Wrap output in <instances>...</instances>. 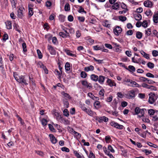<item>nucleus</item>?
<instances>
[{
  "label": "nucleus",
  "instance_id": "nucleus-1",
  "mask_svg": "<svg viewBox=\"0 0 158 158\" xmlns=\"http://www.w3.org/2000/svg\"><path fill=\"white\" fill-rule=\"evenodd\" d=\"M18 75L16 72L13 73V76L15 79L18 82L25 85L28 84V81L26 80V76H25L21 75L17 77Z\"/></svg>",
  "mask_w": 158,
  "mask_h": 158
},
{
  "label": "nucleus",
  "instance_id": "nucleus-2",
  "mask_svg": "<svg viewBox=\"0 0 158 158\" xmlns=\"http://www.w3.org/2000/svg\"><path fill=\"white\" fill-rule=\"evenodd\" d=\"M126 97L128 99L134 98L135 96V91L133 90L129 91L128 93L125 95Z\"/></svg>",
  "mask_w": 158,
  "mask_h": 158
},
{
  "label": "nucleus",
  "instance_id": "nucleus-3",
  "mask_svg": "<svg viewBox=\"0 0 158 158\" xmlns=\"http://www.w3.org/2000/svg\"><path fill=\"white\" fill-rule=\"evenodd\" d=\"M110 125L112 127L119 129H122L124 127L122 125H119L118 123L115 122L114 121H112L110 123Z\"/></svg>",
  "mask_w": 158,
  "mask_h": 158
},
{
  "label": "nucleus",
  "instance_id": "nucleus-4",
  "mask_svg": "<svg viewBox=\"0 0 158 158\" xmlns=\"http://www.w3.org/2000/svg\"><path fill=\"white\" fill-rule=\"evenodd\" d=\"M122 28L118 26H117L116 28H114L113 30V31L114 33L117 35H118L122 32Z\"/></svg>",
  "mask_w": 158,
  "mask_h": 158
},
{
  "label": "nucleus",
  "instance_id": "nucleus-5",
  "mask_svg": "<svg viewBox=\"0 0 158 158\" xmlns=\"http://www.w3.org/2000/svg\"><path fill=\"white\" fill-rule=\"evenodd\" d=\"M48 49L51 55H55L56 54V51L52 45H48Z\"/></svg>",
  "mask_w": 158,
  "mask_h": 158
},
{
  "label": "nucleus",
  "instance_id": "nucleus-6",
  "mask_svg": "<svg viewBox=\"0 0 158 158\" xmlns=\"http://www.w3.org/2000/svg\"><path fill=\"white\" fill-rule=\"evenodd\" d=\"M33 6L32 4L29 3L28 5V7L29 10L28 16L29 17H31L33 14V9L32 7Z\"/></svg>",
  "mask_w": 158,
  "mask_h": 158
},
{
  "label": "nucleus",
  "instance_id": "nucleus-7",
  "mask_svg": "<svg viewBox=\"0 0 158 158\" xmlns=\"http://www.w3.org/2000/svg\"><path fill=\"white\" fill-rule=\"evenodd\" d=\"M106 83L108 84V85L110 87L113 86H116V84L111 79L108 78L106 81Z\"/></svg>",
  "mask_w": 158,
  "mask_h": 158
},
{
  "label": "nucleus",
  "instance_id": "nucleus-8",
  "mask_svg": "<svg viewBox=\"0 0 158 158\" xmlns=\"http://www.w3.org/2000/svg\"><path fill=\"white\" fill-rule=\"evenodd\" d=\"M144 5L145 7H152L153 5V3L149 0H147L144 2Z\"/></svg>",
  "mask_w": 158,
  "mask_h": 158
},
{
  "label": "nucleus",
  "instance_id": "nucleus-9",
  "mask_svg": "<svg viewBox=\"0 0 158 158\" xmlns=\"http://www.w3.org/2000/svg\"><path fill=\"white\" fill-rule=\"evenodd\" d=\"M155 96V94H153L149 96L148 102L150 104H152L155 101L156 99L154 98Z\"/></svg>",
  "mask_w": 158,
  "mask_h": 158
},
{
  "label": "nucleus",
  "instance_id": "nucleus-10",
  "mask_svg": "<svg viewBox=\"0 0 158 158\" xmlns=\"http://www.w3.org/2000/svg\"><path fill=\"white\" fill-rule=\"evenodd\" d=\"M49 136L50 138V140L52 143L55 144L56 143L57 140L53 135L50 134Z\"/></svg>",
  "mask_w": 158,
  "mask_h": 158
},
{
  "label": "nucleus",
  "instance_id": "nucleus-11",
  "mask_svg": "<svg viewBox=\"0 0 158 158\" xmlns=\"http://www.w3.org/2000/svg\"><path fill=\"white\" fill-rule=\"evenodd\" d=\"M18 16L19 18H22L23 16V11L22 9V8L20 7L18 10Z\"/></svg>",
  "mask_w": 158,
  "mask_h": 158
},
{
  "label": "nucleus",
  "instance_id": "nucleus-12",
  "mask_svg": "<svg viewBox=\"0 0 158 158\" xmlns=\"http://www.w3.org/2000/svg\"><path fill=\"white\" fill-rule=\"evenodd\" d=\"M135 19L137 21H139L142 19V16L139 13L135 14L134 15Z\"/></svg>",
  "mask_w": 158,
  "mask_h": 158
},
{
  "label": "nucleus",
  "instance_id": "nucleus-13",
  "mask_svg": "<svg viewBox=\"0 0 158 158\" xmlns=\"http://www.w3.org/2000/svg\"><path fill=\"white\" fill-rule=\"evenodd\" d=\"M94 69V67L92 65H90L89 67L84 68V70L86 72L89 71H93Z\"/></svg>",
  "mask_w": 158,
  "mask_h": 158
},
{
  "label": "nucleus",
  "instance_id": "nucleus-14",
  "mask_svg": "<svg viewBox=\"0 0 158 158\" xmlns=\"http://www.w3.org/2000/svg\"><path fill=\"white\" fill-rule=\"evenodd\" d=\"M105 78V77L102 75H100L98 77V81L100 84H103Z\"/></svg>",
  "mask_w": 158,
  "mask_h": 158
},
{
  "label": "nucleus",
  "instance_id": "nucleus-15",
  "mask_svg": "<svg viewBox=\"0 0 158 158\" xmlns=\"http://www.w3.org/2000/svg\"><path fill=\"white\" fill-rule=\"evenodd\" d=\"M119 6V4L117 2L113 4V5L111 6V8L113 9L117 10H118Z\"/></svg>",
  "mask_w": 158,
  "mask_h": 158
},
{
  "label": "nucleus",
  "instance_id": "nucleus-16",
  "mask_svg": "<svg viewBox=\"0 0 158 158\" xmlns=\"http://www.w3.org/2000/svg\"><path fill=\"white\" fill-rule=\"evenodd\" d=\"M90 78L92 80L95 81H98V76L94 74H92L90 76Z\"/></svg>",
  "mask_w": 158,
  "mask_h": 158
},
{
  "label": "nucleus",
  "instance_id": "nucleus-17",
  "mask_svg": "<svg viewBox=\"0 0 158 158\" xmlns=\"http://www.w3.org/2000/svg\"><path fill=\"white\" fill-rule=\"evenodd\" d=\"M6 28L8 29H10L12 28L11 22L10 21H7L6 22Z\"/></svg>",
  "mask_w": 158,
  "mask_h": 158
},
{
  "label": "nucleus",
  "instance_id": "nucleus-18",
  "mask_svg": "<svg viewBox=\"0 0 158 158\" xmlns=\"http://www.w3.org/2000/svg\"><path fill=\"white\" fill-rule=\"evenodd\" d=\"M131 86L132 87H141V85H139L138 83H137L135 81H131Z\"/></svg>",
  "mask_w": 158,
  "mask_h": 158
},
{
  "label": "nucleus",
  "instance_id": "nucleus-19",
  "mask_svg": "<svg viewBox=\"0 0 158 158\" xmlns=\"http://www.w3.org/2000/svg\"><path fill=\"white\" fill-rule=\"evenodd\" d=\"M142 86L144 88H146L147 89H151L152 88V89L153 90H154V89L155 88V87L152 85L149 86L148 85L145 83H143L142 84Z\"/></svg>",
  "mask_w": 158,
  "mask_h": 158
},
{
  "label": "nucleus",
  "instance_id": "nucleus-20",
  "mask_svg": "<svg viewBox=\"0 0 158 158\" xmlns=\"http://www.w3.org/2000/svg\"><path fill=\"white\" fill-rule=\"evenodd\" d=\"M153 20L154 22L155 23H158V14H155L153 15Z\"/></svg>",
  "mask_w": 158,
  "mask_h": 158
},
{
  "label": "nucleus",
  "instance_id": "nucleus-21",
  "mask_svg": "<svg viewBox=\"0 0 158 158\" xmlns=\"http://www.w3.org/2000/svg\"><path fill=\"white\" fill-rule=\"evenodd\" d=\"M130 72H135V67L132 65H129L128 66V69Z\"/></svg>",
  "mask_w": 158,
  "mask_h": 158
},
{
  "label": "nucleus",
  "instance_id": "nucleus-22",
  "mask_svg": "<svg viewBox=\"0 0 158 158\" xmlns=\"http://www.w3.org/2000/svg\"><path fill=\"white\" fill-rule=\"evenodd\" d=\"M65 67L66 71H69L70 69V64L68 62H66L65 65Z\"/></svg>",
  "mask_w": 158,
  "mask_h": 158
},
{
  "label": "nucleus",
  "instance_id": "nucleus-23",
  "mask_svg": "<svg viewBox=\"0 0 158 158\" xmlns=\"http://www.w3.org/2000/svg\"><path fill=\"white\" fill-rule=\"evenodd\" d=\"M85 112L90 116H93L94 114V112L90 109H87Z\"/></svg>",
  "mask_w": 158,
  "mask_h": 158
},
{
  "label": "nucleus",
  "instance_id": "nucleus-24",
  "mask_svg": "<svg viewBox=\"0 0 158 158\" xmlns=\"http://www.w3.org/2000/svg\"><path fill=\"white\" fill-rule=\"evenodd\" d=\"M63 102L65 107L67 108L69 107V102L66 99L63 100Z\"/></svg>",
  "mask_w": 158,
  "mask_h": 158
},
{
  "label": "nucleus",
  "instance_id": "nucleus-25",
  "mask_svg": "<svg viewBox=\"0 0 158 158\" xmlns=\"http://www.w3.org/2000/svg\"><path fill=\"white\" fill-rule=\"evenodd\" d=\"M65 52H66V54L70 56H76V55L74 54H73L72 53V51H70L69 50H65Z\"/></svg>",
  "mask_w": 158,
  "mask_h": 158
},
{
  "label": "nucleus",
  "instance_id": "nucleus-26",
  "mask_svg": "<svg viewBox=\"0 0 158 158\" xmlns=\"http://www.w3.org/2000/svg\"><path fill=\"white\" fill-rule=\"evenodd\" d=\"M142 36V34L139 31H137L136 33V37L139 39L141 38Z\"/></svg>",
  "mask_w": 158,
  "mask_h": 158
},
{
  "label": "nucleus",
  "instance_id": "nucleus-27",
  "mask_svg": "<svg viewBox=\"0 0 158 158\" xmlns=\"http://www.w3.org/2000/svg\"><path fill=\"white\" fill-rule=\"evenodd\" d=\"M94 105L96 108H99L100 107V102L98 101H96L94 102Z\"/></svg>",
  "mask_w": 158,
  "mask_h": 158
},
{
  "label": "nucleus",
  "instance_id": "nucleus-28",
  "mask_svg": "<svg viewBox=\"0 0 158 158\" xmlns=\"http://www.w3.org/2000/svg\"><path fill=\"white\" fill-rule=\"evenodd\" d=\"M94 61L97 62V63L98 64H100L104 63L103 60H97L95 58H94Z\"/></svg>",
  "mask_w": 158,
  "mask_h": 158
},
{
  "label": "nucleus",
  "instance_id": "nucleus-29",
  "mask_svg": "<svg viewBox=\"0 0 158 158\" xmlns=\"http://www.w3.org/2000/svg\"><path fill=\"white\" fill-rule=\"evenodd\" d=\"M12 7L15 8L16 6V0H10Z\"/></svg>",
  "mask_w": 158,
  "mask_h": 158
},
{
  "label": "nucleus",
  "instance_id": "nucleus-30",
  "mask_svg": "<svg viewBox=\"0 0 158 158\" xmlns=\"http://www.w3.org/2000/svg\"><path fill=\"white\" fill-rule=\"evenodd\" d=\"M54 125L56 127V128H57L58 130V131L59 132H61L62 131V130L61 129L62 127L60 125H58L56 124H54Z\"/></svg>",
  "mask_w": 158,
  "mask_h": 158
},
{
  "label": "nucleus",
  "instance_id": "nucleus-31",
  "mask_svg": "<svg viewBox=\"0 0 158 158\" xmlns=\"http://www.w3.org/2000/svg\"><path fill=\"white\" fill-rule=\"evenodd\" d=\"M87 74L85 71H82L81 73V77L82 78H85L87 77Z\"/></svg>",
  "mask_w": 158,
  "mask_h": 158
},
{
  "label": "nucleus",
  "instance_id": "nucleus-32",
  "mask_svg": "<svg viewBox=\"0 0 158 158\" xmlns=\"http://www.w3.org/2000/svg\"><path fill=\"white\" fill-rule=\"evenodd\" d=\"M61 94L63 95L65 97L69 99H71V97L68 94L65 93L64 92H62Z\"/></svg>",
  "mask_w": 158,
  "mask_h": 158
},
{
  "label": "nucleus",
  "instance_id": "nucleus-33",
  "mask_svg": "<svg viewBox=\"0 0 158 158\" xmlns=\"http://www.w3.org/2000/svg\"><path fill=\"white\" fill-rule=\"evenodd\" d=\"M22 46L23 48V50L24 52H26L27 51V46L25 42H24L23 43Z\"/></svg>",
  "mask_w": 158,
  "mask_h": 158
},
{
  "label": "nucleus",
  "instance_id": "nucleus-34",
  "mask_svg": "<svg viewBox=\"0 0 158 158\" xmlns=\"http://www.w3.org/2000/svg\"><path fill=\"white\" fill-rule=\"evenodd\" d=\"M13 26H14V29L16 31H18L19 32H20V31L19 29V26L17 24H16V23H15L14 24Z\"/></svg>",
  "mask_w": 158,
  "mask_h": 158
},
{
  "label": "nucleus",
  "instance_id": "nucleus-35",
  "mask_svg": "<svg viewBox=\"0 0 158 158\" xmlns=\"http://www.w3.org/2000/svg\"><path fill=\"white\" fill-rule=\"evenodd\" d=\"M74 153L75 154V156L77 157V158H84V156H81L80 154L78 153L77 151H74Z\"/></svg>",
  "mask_w": 158,
  "mask_h": 158
},
{
  "label": "nucleus",
  "instance_id": "nucleus-36",
  "mask_svg": "<svg viewBox=\"0 0 158 158\" xmlns=\"http://www.w3.org/2000/svg\"><path fill=\"white\" fill-rule=\"evenodd\" d=\"M145 14L148 16H151L152 15V13L150 10L148 9L145 12Z\"/></svg>",
  "mask_w": 158,
  "mask_h": 158
},
{
  "label": "nucleus",
  "instance_id": "nucleus-37",
  "mask_svg": "<svg viewBox=\"0 0 158 158\" xmlns=\"http://www.w3.org/2000/svg\"><path fill=\"white\" fill-rule=\"evenodd\" d=\"M103 26L107 27H110V24H109L107 20H105L103 22Z\"/></svg>",
  "mask_w": 158,
  "mask_h": 158
},
{
  "label": "nucleus",
  "instance_id": "nucleus-38",
  "mask_svg": "<svg viewBox=\"0 0 158 158\" xmlns=\"http://www.w3.org/2000/svg\"><path fill=\"white\" fill-rule=\"evenodd\" d=\"M94 50H101L102 49V48H104V46L100 47L98 45H96L94 46Z\"/></svg>",
  "mask_w": 158,
  "mask_h": 158
},
{
  "label": "nucleus",
  "instance_id": "nucleus-39",
  "mask_svg": "<svg viewBox=\"0 0 158 158\" xmlns=\"http://www.w3.org/2000/svg\"><path fill=\"white\" fill-rule=\"evenodd\" d=\"M64 10L66 11H69L70 10V5L68 3L65 4L64 6Z\"/></svg>",
  "mask_w": 158,
  "mask_h": 158
},
{
  "label": "nucleus",
  "instance_id": "nucleus-40",
  "mask_svg": "<svg viewBox=\"0 0 158 158\" xmlns=\"http://www.w3.org/2000/svg\"><path fill=\"white\" fill-rule=\"evenodd\" d=\"M37 53L39 59H41L42 58L43 55L42 53L39 49H37Z\"/></svg>",
  "mask_w": 158,
  "mask_h": 158
},
{
  "label": "nucleus",
  "instance_id": "nucleus-41",
  "mask_svg": "<svg viewBox=\"0 0 158 158\" xmlns=\"http://www.w3.org/2000/svg\"><path fill=\"white\" fill-rule=\"evenodd\" d=\"M151 34V29L150 28H148L147 30H145V34L147 36L150 35Z\"/></svg>",
  "mask_w": 158,
  "mask_h": 158
},
{
  "label": "nucleus",
  "instance_id": "nucleus-42",
  "mask_svg": "<svg viewBox=\"0 0 158 158\" xmlns=\"http://www.w3.org/2000/svg\"><path fill=\"white\" fill-rule=\"evenodd\" d=\"M127 19V18L125 16H120L119 17V20L122 22L125 21Z\"/></svg>",
  "mask_w": 158,
  "mask_h": 158
},
{
  "label": "nucleus",
  "instance_id": "nucleus-43",
  "mask_svg": "<svg viewBox=\"0 0 158 158\" xmlns=\"http://www.w3.org/2000/svg\"><path fill=\"white\" fill-rule=\"evenodd\" d=\"M64 115L65 116L68 117L69 115V112L67 109H65L63 111Z\"/></svg>",
  "mask_w": 158,
  "mask_h": 158
},
{
  "label": "nucleus",
  "instance_id": "nucleus-44",
  "mask_svg": "<svg viewBox=\"0 0 158 158\" xmlns=\"http://www.w3.org/2000/svg\"><path fill=\"white\" fill-rule=\"evenodd\" d=\"M59 35L61 36L62 38H67V35L66 34L62 32H60L59 33Z\"/></svg>",
  "mask_w": 158,
  "mask_h": 158
},
{
  "label": "nucleus",
  "instance_id": "nucleus-45",
  "mask_svg": "<svg viewBox=\"0 0 158 158\" xmlns=\"http://www.w3.org/2000/svg\"><path fill=\"white\" fill-rule=\"evenodd\" d=\"M141 54L143 56L147 59H149V55L147 54L143 51H142L141 52Z\"/></svg>",
  "mask_w": 158,
  "mask_h": 158
},
{
  "label": "nucleus",
  "instance_id": "nucleus-46",
  "mask_svg": "<svg viewBox=\"0 0 158 158\" xmlns=\"http://www.w3.org/2000/svg\"><path fill=\"white\" fill-rule=\"evenodd\" d=\"M52 42L53 44H56L58 43L57 40V38L55 37H53L52 38Z\"/></svg>",
  "mask_w": 158,
  "mask_h": 158
},
{
  "label": "nucleus",
  "instance_id": "nucleus-47",
  "mask_svg": "<svg viewBox=\"0 0 158 158\" xmlns=\"http://www.w3.org/2000/svg\"><path fill=\"white\" fill-rule=\"evenodd\" d=\"M80 9L78 10V12L80 13H81L82 12H84L85 14L86 13V12L85 11L83 8L81 6H79Z\"/></svg>",
  "mask_w": 158,
  "mask_h": 158
},
{
  "label": "nucleus",
  "instance_id": "nucleus-48",
  "mask_svg": "<svg viewBox=\"0 0 158 158\" xmlns=\"http://www.w3.org/2000/svg\"><path fill=\"white\" fill-rule=\"evenodd\" d=\"M147 66L149 68L151 69H152L154 68V65L153 63L149 62L148 63Z\"/></svg>",
  "mask_w": 158,
  "mask_h": 158
},
{
  "label": "nucleus",
  "instance_id": "nucleus-49",
  "mask_svg": "<svg viewBox=\"0 0 158 158\" xmlns=\"http://www.w3.org/2000/svg\"><path fill=\"white\" fill-rule=\"evenodd\" d=\"M41 123L44 126H46L47 123V120L44 118H43L41 120Z\"/></svg>",
  "mask_w": 158,
  "mask_h": 158
},
{
  "label": "nucleus",
  "instance_id": "nucleus-50",
  "mask_svg": "<svg viewBox=\"0 0 158 158\" xmlns=\"http://www.w3.org/2000/svg\"><path fill=\"white\" fill-rule=\"evenodd\" d=\"M141 25L144 27L146 28L148 26V23L146 20L143 21L142 23L141 22Z\"/></svg>",
  "mask_w": 158,
  "mask_h": 158
},
{
  "label": "nucleus",
  "instance_id": "nucleus-51",
  "mask_svg": "<svg viewBox=\"0 0 158 158\" xmlns=\"http://www.w3.org/2000/svg\"><path fill=\"white\" fill-rule=\"evenodd\" d=\"M148 113L150 115H153L155 113L154 110L153 109H150L148 111Z\"/></svg>",
  "mask_w": 158,
  "mask_h": 158
},
{
  "label": "nucleus",
  "instance_id": "nucleus-52",
  "mask_svg": "<svg viewBox=\"0 0 158 158\" xmlns=\"http://www.w3.org/2000/svg\"><path fill=\"white\" fill-rule=\"evenodd\" d=\"M54 115L56 116V118L57 119H60L62 118L61 116V115H60L59 113L58 112H55Z\"/></svg>",
  "mask_w": 158,
  "mask_h": 158
},
{
  "label": "nucleus",
  "instance_id": "nucleus-53",
  "mask_svg": "<svg viewBox=\"0 0 158 158\" xmlns=\"http://www.w3.org/2000/svg\"><path fill=\"white\" fill-rule=\"evenodd\" d=\"M140 110L141 109H140L139 107H136L135 109V114H139Z\"/></svg>",
  "mask_w": 158,
  "mask_h": 158
},
{
  "label": "nucleus",
  "instance_id": "nucleus-54",
  "mask_svg": "<svg viewBox=\"0 0 158 158\" xmlns=\"http://www.w3.org/2000/svg\"><path fill=\"white\" fill-rule=\"evenodd\" d=\"M147 80L148 78L143 77H141L139 78V80L141 82H145Z\"/></svg>",
  "mask_w": 158,
  "mask_h": 158
},
{
  "label": "nucleus",
  "instance_id": "nucleus-55",
  "mask_svg": "<svg viewBox=\"0 0 158 158\" xmlns=\"http://www.w3.org/2000/svg\"><path fill=\"white\" fill-rule=\"evenodd\" d=\"M48 127L49 129L53 132H55V129L53 127V126L51 124H48Z\"/></svg>",
  "mask_w": 158,
  "mask_h": 158
},
{
  "label": "nucleus",
  "instance_id": "nucleus-56",
  "mask_svg": "<svg viewBox=\"0 0 158 158\" xmlns=\"http://www.w3.org/2000/svg\"><path fill=\"white\" fill-rule=\"evenodd\" d=\"M77 19L79 21L82 22H84L85 20V18L84 17L78 16Z\"/></svg>",
  "mask_w": 158,
  "mask_h": 158
},
{
  "label": "nucleus",
  "instance_id": "nucleus-57",
  "mask_svg": "<svg viewBox=\"0 0 158 158\" xmlns=\"http://www.w3.org/2000/svg\"><path fill=\"white\" fill-rule=\"evenodd\" d=\"M61 150L65 152H69V149L66 147H63L61 149Z\"/></svg>",
  "mask_w": 158,
  "mask_h": 158
},
{
  "label": "nucleus",
  "instance_id": "nucleus-58",
  "mask_svg": "<svg viewBox=\"0 0 158 158\" xmlns=\"http://www.w3.org/2000/svg\"><path fill=\"white\" fill-rule=\"evenodd\" d=\"M54 73H55L57 75H58L59 77H60V76H61V74L62 73L61 72H60L57 69H56L55 70Z\"/></svg>",
  "mask_w": 158,
  "mask_h": 158
},
{
  "label": "nucleus",
  "instance_id": "nucleus-59",
  "mask_svg": "<svg viewBox=\"0 0 158 158\" xmlns=\"http://www.w3.org/2000/svg\"><path fill=\"white\" fill-rule=\"evenodd\" d=\"M64 16L63 15H60L59 16V19L61 21L63 22L64 21Z\"/></svg>",
  "mask_w": 158,
  "mask_h": 158
},
{
  "label": "nucleus",
  "instance_id": "nucleus-60",
  "mask_svg": "<svg viewBox=\"0 0 158 158\" xmlns=\"http://www.w3.org/2000/svg\"><path fill=\"white\" fill-rule=\"evenodd\" d=\"M104 90L103 89H101L99 92V94L101 96H103L104 94Z\"/></svg>",
  "mask_w": 158,
  "mask_h": 158
},
{
  "label": "nucleus",
  "instance_id": "nucleus-61",
  "mask_svg": "<svg viewBox=\"0 0 158 158\" xmlns=\"http://www.w3.org/2000/svg\"><path fill=\"white\" fill-rule=\"evenodd\" d=\"M89 157V158H95V155L91 151L90 152V153Z\"/></svg>",
  "mask_w": 158,
  "mask_h": 158
},
{
  "label": "nucleus",
  "instance_id": "nucleus-62",
  "mask_svg": "<svg viewBox=\"0 0 158 158\" xmlns=\"http://www.w3.org/2000/svg\"><path fill=\"white\" fill-rule=\"evenodd\" d=\"M152 54L153 56H156L158 55V52L156 50H154L152 52Z\"/></svg>",
  "mask_w": 158,
  "mask_h": 158
},
{
  "label": "nucleus",
  "instance_id": "nucleus-63",
  "mask_svg": "<svg viewBox=\"0 0 158 158\" xmlns=\"http://www.w3.org/2000/svg\"><path fill=\"white\" fill-rule=\"evenodd\" d=\"M88 96L93 99L95 100V96L91 93H89L88 94Z\"/></svg>",
  "mask_w": 158,
  "mask_h": 158
},
{
  "label": "nucleus",
  "instance_id": "nucleus-64",
  "mask_svg": "<svg viewBox=\"0 0 158 158\" xmlns=\"http://www.w3.org/2000/svg\"><path fill=\"white\" fill-rule=\"evenodd\" d=\"M139 97L141 99L144 98H145V94L143 93H139L138 94Z\"/></svg>",
  "mask_w": 158,
  "mask_h": 158
}]
</instances>
